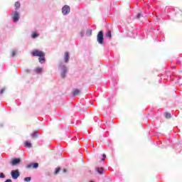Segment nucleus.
<instances>
[{
    "instance_id": "obj_9",
    "label": "nucleus",
    "mask_w": 182,
    "mask_h": 182,
    "mask_svg": "<svg viewBox=\"0 0 182 182\" xmlns=\"http://www.w3.org/2000/svg\"><path fill=\"white\" fill-rule=\"evenodd\" d=\"M40 33H38V32H37L36 31H33L31 33V38L33 39H36V38H38L39 36Z\"/></svg>"
},
{
    "instance_id": "obj_28",
    "label": "nucleus",
    "mask_w": 182,
    "mask_h": 182,
    "mask_svg": "<svg viewBox=\"0 0 182 182\" xmlns=\"http://www.w3.org/2000/svg\"><path fill=\"white\" fill-rule=\"evenodd\" d=\"M4 92H5V89H1V90H0V95H3Z\"/></svg>"
},
{
    "instance_id": "obj_26",
    "label": "nucleus",
    "mask_w": 182,
    "mask_h": 182,
    "mask_svg": "<svg viewBox=\"0 0 182 182\" xmlns=\"http://www.w3.org/2000/svg\"><path fill=\"white\" fill-rule=\"evenodd\" d=\"M105 159H106V154H103L102 161H105Z\"/></svg>"
},
{
    "instance_id": "obj_10",
    "label": "nucleus",
    "mask_w": 182,
    "mask_h": 182,
    "mask_svg": "<svg viewBox=\"0 0 182 182\" xmlns=\"http://www.w3.org/2000/svg\"><path fill=\"white\" fill-rule=\"evenodd\" d=\"M14 6H15V9H16V11H18V9H19V8L21 6V2L19 1H16L14 4Z\"/></svg>"
},
{
    "instance_id": "obj_33",
    "label": "nucleus",
    "mask_w": 182,
    "mask_h": 182,
    "mask_svg": "<svg viewBox=\"0 0 182 182\" xmlns=\"http://www.w3.org/2000/svg\"><path fill=\"white\" fill-rule=\"evenodd\" d=\"M136 31H137L136 29V31L134 30V32H136Z\"/></svg>"
},
{
    "instance_id": "obj_30",
    "label": "nucleus",
    "mask_w": 182,
    "mask_h": 182,
    "mask_svg": "<svg viewBox=\"0 0 182 182\" xmlns=\"http://www.w3.org/2000/svg\"><path fill=\"white\" fill-rule=\"evenodd\" d=\"M6 182H12L11 179H7Z\"/></svg>"
},
{
    "instance_id": "obj_35",
    "label": "nucleus",
    "mask_w": 182,
    "mask_h": 182,
    "mask_svg": "<svg viewBox=\"0 0 182 182\" xmlns=\"http://www.w3.org/2000/svg\"><path fill=\"white\" fill-rule=\"evenodd\" d=\"M91 182H94L93 181H91Z\"/></svg>"
},
{
    "instance_id": "obj_7",
    "label": "nucleus",
    "mask_w": 182,
    "mask_h": 182,
    "mask_svg": "<svg viewBox=\"0 0 182 182\" xmlns=\"http://www.w3.org/2000/svg\"><path fill=\"white\" fill-rule=\"evenodd\" d=\"M61 70H62L61 77H65V75L68 72V69H67L66 66H62Z\"/></svg>"
},
{
    "instance_id": "obj_24",
    "label": "nucleus",
    "mask_w": 182,
    "mask_h": 182,
    "mask_svg": "<svg viewBox=\"0 0 182 182\" xmlns=\"http://www.w3.org/2000/svg\"><path fill=\"white\" fill-rule=\"evenodd\" d=\"M25 182H30L31 181V178L28 177V178H24Z\"/></svg>"
},
{
    "instance_id": "obj_32",
    "label": "nucleus",
    "mask_w": 182,
    "mask_h": 182,
    "mask_svg": "<svg viewBox=\"0 0 182 182\" xmlns=\"http://www.w3.org/2000/svg\"><path fill=\"white\" fill-rule=\"evenodd\" d=\"M63 172H66V169H63Z\"/></svg>"
},
{
    "instance_id": "obj_3",
    "label": "nucleus",
    "mask_w": 182,
    "mask_h": 182,
    "mask_svg": "<svg viewBox=\"0 0 182 182\" xmlns=\"http://www.w3.org/2000/svg\"><path fill=\"white\" fill-rule=\"evenodd\" d=\"M11 18L14 22H18L21 18L20 13L16 9L12 11Z\"/></svg>"
},
{
    "instance_id": "obj_1",
    "label": "nucleus",
    "mask_w": 182,
    "mask_h": 182,
    "mask_svg": "<svg viewBox=\"0 0 182 182\" xmlns=\"http://www.w3.org/2000/svg\"><path fill=\"white\" fill-rule=\"evenodd\" d=\"M33 56H39V62L40 63H44L45 59V53L41 50H33L32 52Z\"/></svg>"
},
{
    "instance_id": "obj_34",
    "label": "nucleus",
    "mask_w": 182,
    "mask_h": 182,
    "mask_svg": "<svg viewBox=\"0 0 182 182\" xmlns=\"http://www.w3.org/2000/svg\"><path fill=\"white\" fill-rule=\"evenodd\" d=\"M141 39H144V38L142 37Z\"/></svg>"
},
{
    "instance_id": "obj_29",
    "label": "nucleus",
    "mask_w": 182,
    "mask_h": 182,
    "mask_svg": "<svg viewBox=\"0 0 182 182\" xmlns=\"http://www.w3.org/2000/svg\"><path fill=\"white\" fill-rule=\"evenodd\" d=\"M0 178H5L4 173H0Z\"/></svg>"
},
{
    "instance_id": "obj_21",
    "label": "nucleus",
    "mask_w": 182,
    "mask_h": 182,
    "mask_svg": "<svg viewBox=\"0 0 182 182\" xmlns=\"http://www.w3.org/2000/svg\"><path fill=\"white\" fill-rule=\"evenodd\" d=\"M80 93V90H78L77 89H75L74 91H73V95L74 96H77V95H79Z\"/></svg>"
},
{
    "instance_id": "obj_16",
    "label": "nucleus",
    "mask_w": 182,
    "mask_h": 182,
    "mask_svg": "<svg viewBox=\"0 0 182 182\" xmlns=\"http://www.w3.org/2000/svg\"><path fill=\"white\" fill-rule=\"evenodd\" d=\"M24 146L28 148H31V142H30L29 141H26V142L24 143Z\"/></svg>"
},
{
    "instance_id": "obj_14",
    "label": "nucleus",
    "mask_w": 182,
    "mask_h": 182,
    "mask_svg": "<svg viewBox=\"0 0 182 182\" xmlns=\"http://www.w3.org/2000/svg\"><path fill=\"white\" fill-rule=\"evenodd\" d=\"M144 16V14H142V12H139L136 16L135 18H136V19H140L141 18H142Z\"/></svg>"
},
{
    "instance_id": "obj_12",
    "label": "nucleus",
    "mask_w": 182,
    "mask_h": 182,
    "mask_svg": "<svg viewBox=\"0 0 182 182\" xmlns=\"http://www.w3.org/2000/svg\"><path fill=\"white\" fill-rule=\"evenodd\" d=\"M69 58H70V56H69L68 52H65V63H68V62L69 61Z\"/></svg>"
},
{
    "instance_id": "obj_18",
    "label": "nucleus",
    "mask_w": 182,
    "mask_h": 182,
    "mask_svg": "<svg viewBox=\"0 0 182 182\" xmlns=\"http://www.w3.org/2000/svg\"><path fill=\"white\" fill-rule=\"evenodd\" d=\"M92 29H87V32H86V35H87V36H90V35H92Z\"/></svg>"
},
{
    "instance_id": "obj_15",
    "label": "nucleus",
    "mask_w": 182,
    "mask_h": 182,
    "mask_svg": "<svg viewBox=\"0 0 182 182\" xmlns=\"http://www.w3.org/2000/svg\"><path fill=\"white\" fill-rule=\"evenodd\" d=\"M106 38H112V31H107L105 33Z\"/></svg>"
},
{
    "instance_id": "obj_23",
    "label": "nucleus",
    "mask_w": 182,
    "mask_h": 182,
    "mask_svg": "<svg viewBox=\"0 0 182 182\" xmlns=\"http://www.w3.org/2000/svg\"><path fill=\"white\" fill-rule=\"evenodd\" d=\"M85 31H80V36H81V38H83V36H85Z\"/></svg>"
},
{
    "instance_id": "obj_11",
    "label": "nucleus",
    "mask_w": 182,
    "mask_h": 182,
    "mask_svg": "<svg viewBox=\"0 0 182 182\" xmlns=\"http://www.w3.org/2000/svg\"><path fill=\"white\" fill-rule=\"evenodd\" d=\"M33 166V168H38V164L36 163V164H30L29 165H27V168H31Z\"/></svg>"
},
{
    "instance_id": "obj_20",
    "label": "nucleus",
    "mask_w": 182,
    "mask_h": 182,
    "mask_svg": "<svg viewBox=\"0 0 182 182\" xmlns=\"http://www.w3.org/2000/svg\"><path fill=\"white\" fill-rule=\"evenodd\" d=\"M150 32H154V33H160L159 29H150Z\"/></svg>"
},
{
    "instance_id": "obj_22",
    "label": "nucleus",
    "mask_w": 182,
    "mask_h": 182,
    "mask_svg": "<svg viewBox=\"0 0 182 182\" xmlns=\"http://www.w3.org/2000/svg\"><path fill=\"white\" fill-rule=\"evenodd\" d=\"M165 117L166 118H171V114L170 112H165Z\"/></svg>"
},
{
    "instance_id": "obj_13",
    "label": "nucleus",
    "mask_w": 182,
    "mask_h": 182,
    "mask_svg": "<svg viewBox=\"0 0 182 182\" xmlns=\"http://www.w3.org/2000/svg\"><path fill=\"white\" fill-rule=\"evenodd\" d=\"M96 171L97 172H98V173H100V175H102L105 169L103 168H97Z\"/></svg>"
},
{
    "instance_id": "obj_31",
    "label": "nucleus",
    "mask_w": 182,
    "mask_h": 182,
    "mask_svg": "<svg viewBox=\"0 0 182 182\" xmlns=\"http://www.w3.org/2000/svg\"><path fill=\"white\" fill-rule=\"evenodd\" d=\"M136 34L137 33H135V34L132 35V38H135L136 36Z\"/></svg>"
},
{
    "instance_id": "obj_19",
    "label": "nucleus",
    "mask_w": 182,
    "mask_h": 182,
    "mask_svg": "<svg viewBox=\"0 0 182 182\" xmlns=\"http://www.w3.org/2000/svg\"><path fill=\"white\" fill-rule=\"evenodd\" d=\"M42 71H43L42 68H37L36 69V70H35V72H36V73H41Z\"/></svg>"
},
{
    "instance_id": "obj_5",
    "label": "nucleus",
    "mask_w": 182,
    "mask_h": 182,
    "mask_svg": "<svg viewBox=\"0 0 182 182\" xmlns=\"http://www.w3.org/2000/svg\"><path fill=\"white\" fill-rule=\"evenodd\" d=\"M71 8L70 5L65 4L62 7L63 15H68L70 13Z\"/></svg>"
},
{
    "instance_id": "obj_6",
    "label": "nucleus",
    "mask_w": 182,
    "mask_h": 182,
    "mask_svg": "<svg viewBox=\"0 0 182 182\" xmlns=\"http://www.w3.org/2000/svg\"><path fill=\"white\" fill-rule=\"evenodd\" d=\"M11 176L13 179H18V176H20V172L18 169L15 171H11Z\"/></svg>"
},
{
    "instance_id": "obj_4",
    "label": "nucleus",
    "mask_w": 182,
    "mask_h": 182,
    "mask_svg": "<svg viewBox=\"0 0 182 182\" xmlns=\"http://www.w3.org/2000/svg\"><path fill=\"white\" fill-rule=\"evenodd\" d=\"M165 12L168 16H173L176 14L175 8H168L167 6L165 8Z\"/></svg>"
},
{
    "instance_id": "obj_8",
    "label": "nucleus",
    "mask_w": 182,
    "mask_h": 182,
    "mask_svg": "<svg viewBox=\"0 0 182 182\" xmlns=\"http://www.w3.org/2000/svg\"><path fill=\"white\" fill-rule=\"evenodd\" d=\"M20 162H21V159H19L18 158H16V159L11 160V164L12 166H14L15 165L20 164Z\"/></svg>"
},
{
    "instance_id": "obj_25",
    "label": "nucleus",
    "mask_w": 182,
    "mask_h": 182,
    "mask_svg": "<svg viewBox=\"0 0 182 182\" xmlns=\"http://www.w3.org/2000/svg\"><path fill=\"white\" fill-rule=\"evenodd\" d=\"M60 171V168H57L55 169V174L59 173Z\"/></svg>"
},
{
    "instance_id": "obj_2",
    "label": "nucleus",
    "mask_w": 182,
    "mask_h": 182,
    "mask_svg": "<svg viewBox=\"0 0 182 182\" xmlns=\"http://www.w3.org/2000/svg\"><path fill=\"white\" fill-rule=\"evenodd\" d=\"M97 41L100 45H103L105 42V33L103 31H100L97 36Z\"/></svg>"
},
{
    "instance_id": "obj_17",
    "label": "nucleus",
    "mask_w": 182,
    "mask_h": 182,
    "mask_svg": "<svg viewBox=\"0 0 182 182\" xmlns=\"http://www.w3.org/2000/svg\"><path fill=\"white\" fill-rule=\"evenodd\" d=\"M38 131H35L34 132H33V134H31V136H33V138H36V136H38Z\"/></svg>"
},
{
    "instance_id": "obj_27",
    "label": "nucleus",
    "mask_w": 182,
    "mask_h": 182,
    "mask_svg": "<svg viewBox=\"0 0 182 182\" xmlns=\"http://www.w3.org/2000/svg\"><path fill=\"white\" fill-rule=\"evenodd\" d=\"M16 50H13L12 51V56H15V55H16Z\"/></svg>"
}]
</instances>
